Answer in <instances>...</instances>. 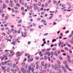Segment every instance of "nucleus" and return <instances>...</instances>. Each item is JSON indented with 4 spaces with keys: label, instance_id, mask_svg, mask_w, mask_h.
<instances>
[{
    "label": "nucleus",
    "instance_id": "10",
    "mask_svg": "<svg viewBox=\"0 0 73 73\" xmlns=\"http://www.w3.org/2000/svg\"><path fill=\"white\" fill-rule=\"evenodd\" d=\"M6 67L5 66H1V69L3 70H4Z\"/></svg>",
    "mask_w": 73,
    "mask_h": 73
},
{
    "label": "nucleus",
    "instance_id": "12",
    "mask_svg": "<svg viewBox=\"0 0 73 73\" xmlns=\"http://www.w3.org/2000/svg\"><path fill=\"white\" fill-rule=\"evenodd\" d=\"M31 66H33L34 68H35V63H31Z\"/></svg>",
    "mask_w": 73,
    "mask_h": 73
},
{
    "label": "nucleus",
    "instance_id": "17",
    "mask_svg": "<svg viewBox=\"0 0 73 73\" xmlns=\"http://www.w3.org/2000/svg\"><path fill=\"white\" fill-rule=\"evenodd\" d=\"M44 63L42 62H41V65L42 66H44Z\"/></svg>",
    "mask_w": 73,
    "mask_h": 73
},
{
    "label": "nucleus",
    "instance_id": "21",
    "mask_svg": "<svg viewBox=\"0 0 73 73\" xmlns=\"http://www.w3.org/2000/svg\"><path fill=\"white\" fill-rule=\"evenodd\" d=\"M21 65L22 66H25V62H23V63H22L21 64Z\"/></svg>",
    "mask_w": 73,
    "mask_h": 73
},
{
    "label": "nucleus",
    "instance_id": "51",
    "mask_svg": "<svg viewBox=\"0 0 73 73\" xmlns=\"http://www.w3.org/2000/svg\"><path fill=\"white\" fill-rule=\"evenodd\" d=\"M56 41V39H54L52 40V42H54V41Z\"/></svg>",
    "mask_w": 73,
    "mask_h": 73
},
{
    "label": "nucleus",
    "instance_id": "47",
    "mask_svg": "<svg viewBox=\"0 0 73 73\" xmlns=\"http://www.w3.org/2000/svg\"><path fill=\"white\" fill-rule=\"evenodd\" d=\"M10 67H12V66H13V64H12V63H10Z\"/></svg>",
    "mask_w": 73,
    "mask_h": 73
},
{
    "label": "nucleus",
    "instance_id": "35",
    "mask_svg": "<svg viewBox=\"0 0 73 73\" xmlns=\"http://www.w3.org/2000/svg\"><path fill=\"white\" fill-rule=\"evenodd\" d=\"M23 72V73H28V72H27V70H25Z\"/></svg>",
    "mask_w": 73,
    "mask_h": 73
},
{
    "label": "nucleus",
    "instance_id": "42",
    "mask_svg": "<svg viewBox=\"0 0 73 73\" xmlns=\"http://www.w3.org/2000/svg\"><path fill=\"white\" fill-rule=\"evenodd\" d=\"M44 13H45L44 12H42L41 13V15H44Z\"/></svg>",
    "mask_w": 73,
    "mask_h": 73
},
{
    "label": "nucleus",
    "instance_id": "63",
    "mask_svg": "<svg viewBox=\"0 0 73 73\" xmlns=\"http://www.w3.org/2000/svg\"><path fill=\"white\" fill-rule=\"evenodd\" d=\"M1 16L3 17H4V13Z\"/></svg>",
    "mask_w": 73,
    "mask_h": 73
},
{
    "label": "nucleus",
    "instance_id": "52",
    "mask_svg": "<svg viewBox=\"0 0 73 73\" xmlns=\"http://www.w3.org/2000/svg\"><path fill=\"white\" fill-rule=\"evenodd\" d=\"M10 64H11V63H10V62H8V63L7 64V66H10Z\"/></svg>",
    "mask_w": 73,
    "mask_h": 73
},
{
    "label": "nucleus",
    "instance_id": "13",
    "mask_svg": "<svg viewBox=\"0 0 73 73\" xmlns=\"http://www.w3.org/2000/svg\"><path fill=\"white\" fill-rule=\"evenodd\" d=\"M21 69L22 72H23L25 70L24 68V67H22L21 68Z\"/></svg>",
    "mask_w": 73,
    "mask_h": 73
},
{
    "label": "nucleus",
    "instance_id": "39",
    "mask_svg": "<svg viewBox=\"0 0 73 73\" xmlns=\"http://www.w3.org/2000/svg\"><path fill=\"white\" fill-rule=\"evenodd\" d=\"M38 6H41V3L39 2L38 3Z\"/></svg>",
    "mask_w": 73,
    "mask_h": 73
},
{
    "label": "nucleus",
    "instance_id": "58",
    "mask_svg": "<svg viewBox=\"0 0 73 73\" xmlns=\"http://www.w3.org/2000/svg\"><path fill=\"white\" fill-rule=\"evenodd\" d=\"M11 71H12V72H14V69H13L11 68Z\"/></svg>",
    "mask_w": 73,
    "mask_h": 73
},
{
    "label": "nucleus",
    "instance_id": "33",
    "mask_svg": "<svg viewBox=\"0 0 73 73\" xmlns=\"http://www.w3.org/2000/svg\"><path fill=\"white\" fill-rule=\"evenodd\" d=\"M35 64L36 65H38V62H36Z\"/></svg>",
    "mask_w": 73,
    "mask_h": 73
},
{
    "label": "nucleus",
    "instance_id": "40",
    "mask_svg": "<svg viewBox=\"0 0 73 73\" xmlns=\"http://www.w3.org/2000/svg\"><path fill=\"white\" fill-rule=\"evenodd\" d=\"M32 7H33V6H30L29 7L30 9H32Z\"/></svg>",
    "mask_w": 73,
    "mask_h": 73
},
{
    "label": "nucleus",
    "instance_id": "30",
    "mask_svg": "<svg viewBox=\"0 0 73 73\" xmlns=\"http://www.w3.org/2000/svg\"><path fill=\"white\" fill-rule=\"evenodd\" d=\"M39 67V65H36V69L37 70L38 69Z\"/></svg>",
    "mask_w": 73,
    "mask_h": 73
},
{
    "label": "nucleus",
    "instance_id": "31",
    "mask_svg": "<svg viewBox=\"0 0 73 73\" xmlns=\"http://www.w3.org/2000/svg\"><path fill=\"white\" fill-rule=\"evenodd\" d=\"M53 53H54L53 51H51L50 52V54L52 56H53Z\"/></svg>",
    "mask_w": 73,
    "mask_h": 73
},
{
    "label": "nucleus",
    "instance_id": "18",
    "mask_svg": "<svg viewBox=\"0 0 73 73\" xmlns=\"http://www.w3.org/2000/svg\"><path fill=\"white\" fill-rule=\"evenodd\" d=\"M18 64H19V62H17L16 64H13V68H15V66H16V65H17Z\"/></svg>",
    "mask_w": 73,
    "mask_h": 73
},
{
    "label": "nucleus",
    "instance_id": "23",
    "mask_svg": "<svg viewBox=\"0 0 73 73\" xmlns=\"http://www.w3.org/2000/svg\"><path fill=\"white\" fill-rule=\"evenodd\" d=\"M1 46L2 48H5V45L4 44H2Z\"/></svg>",
    "mask_w": 73,
    "mask_h": 73
},
{
    "label": "nucleus",
    "instance_id": "56",
    "mask_svg": "<svg viewBox=\"0 0 73 73\" xmlns=\"http://www.w3.org/2000/svg\"><path fill=\"white\" fill-rule=\"evenodd\" d=\"M22 21H21V20H20L19 21V22H18V23H21Z\"/></svg>",
    "mask_w": 73,
    "mask_h": 73
},
{
    "label": "nucleus",
    "instance_id": "25",
    "mask_svg": "<svg viewBox=\"0 0 73 73\" xmlns=\"http://www.w3.org/2000/svg\"><path fill=\"white\" fill-rule=\"evenodd\" d=\"M21 55H22V53H21L19 54H17V56H18V57H19L20 56H21Z\"/></svg>",
    "mask_w": 73,
    "mask_h": 73
},
{
    "label": "nucleus",
    "instance_id": "6",
    "mask_svg": "<svg viewBox=\"0 0 73 73\" xmlns=\"http://www.w3.org/2000/svg\"><path fill=\"white\" fill-rule=\"evenodd\" d=\"M57 62L58 63V65L59 66V68H61V66H60V65H61V62H60V61L59 60H57Z\"/></svg>",
    "mask_w": 73,
    "mask_h": 73
},
{
    "label": "nucleus",
    "instance_id": "19",
    "mask_svg": "<svg viewBox=\"0 0 73 73\" xmlns=\"http://www.w3.org/2000/svg\"><path fill=\"white\" fill-rule=\"evenodd\" d=\"M59 59L60 60H62V58L60 56L58 57Z\"/></svg>",
    "mask_w": 73,
    "mask_h": 73
},
{
    "label": "nucleus",
    "instance_id": "7",
    "mask_svg": "<svg viewBox=\"0 0 73 73\" xmlns=\"http://www.w3.org/2000/svg\"><path fill=\"white\" fill-rule=\"evenodd\" d=\"M17 41H18V39H13V41H12V42H13V43H16V42Z\"/></svg>",
    "mask_w": 73,
    "mask_h": 73
},
{
    "label": "nucleus",
    "instance_id": "38",
    "mask_svg": "<svg viewBox=\"0 0 73 73\" xmlns=\"http://www.w3.org/2000/svg\"><path fill=\"white\" fill-rule=\"evenodd\" d=\"M21 10L22 11H24V8L23 7H22L21 8Z\"/></svg>",
    "mask_w": 73,
    "mask_h": 73
},
{
    "label": "nucleus",
    "instance_id": "60",
    "mask_svg": "<svg viewBox=\"0 0 73 73\" xmlns=\"http://www.w3.org/2000/svg\"><path fill=\"white\" fill-rule=\"evenodd\" d=\"M1 64L2 65H4V63L3 62H1Z\"/></svg>",
    "mask_w": 73,
    "mask_h": 73
},
{
    "label": "nucleus",
    "instance_id": "45",
    "mask_svg": "<svg viewBox=\"0 0 73 73\" xmlns=\"http://www.w3.org/2000/svg\"><path fill=\"white\" fill-rule=\"evenodd\" d=\"M47 58L48 60H49V61H50V58H49V57H47Z\"/></svg>",
    "mask_w": 73,
    "mask_h": 73
},
{
    "label": "nucleus",
    "instance_id": "26",
    "mask_svg": "<svg viewBox=\"0 0 73 73\" xmlns=\"http://www.w3.org/2000/svg\"><path fill=\"white\" fill-rule=\"evenodd\" d=\"M14 2L15 3H17L18 2V0H14Z\"/></svg>",
    "mask_w": 73,
    "mask_h": 73
},
{
    "label": "nucleus",
    "instance_id": "50",
    "mask_svg": "<svg viewBox=\"0 0 73 73\" xmlns=\"http://www.w3.org/2000/svg\"><path fill=\"white\" fill-rule=\"evenodd\" d=\"M54 4H56L57 3V1H54Z\"/></svg>",
    "mask_w": 73,
    "mask_h": 73
},
{
    "label": "nucleus",
    "instance_id": "1",
    "mask_svg": "<svg viewBox=\"0 0 73 73\" xmlns=\"http://www.w3.org/2000/svg\"><path fill=\"white\" fill-rule=\"evenodd\" d=\"M28 68L29 69L28 70H27V72L28 73H29L30 72H31V70L32 71V72H34V71L35 70V69L34 68H33V67H31V66H28Z\"/></svg>",
    "mask_w": 73,
    "mask_h": 73
},
{
    "label": "nucleus",
    "instance_id": "49",
    "mask_svg": "<svg viewBox=\"0 0 73 73\" xmlns=\"http://www.w3.org/2000/svg\"><path fill=\"white\" fill-rule=\"evenodd\" d=\"M65 50H66L68 51V48L67 47H65L64 48Z\"/></svg>",
    "mask_w": 73,
    "mask_h": 73
},
{
    "label": "nucleus",
    "instance_id": "9",
    "mask_svg": "<svg viewBox=\"0 0 73 73\" xmlns=\"http://www.w3.org/2000/svg\"><path fill=\"white\" fill-rule=\"evenodd\" d=\"M67 58H68V62L70 63H71V61L70 60V56H67Z\"/></svg>",
    "mask_w": 73,
    "mask_h": 73
},
{
    "label": "nucleus",
    "instance_id": "44",
    "mask_svg": "<svg viewBox=\"0 0 73 73\" xmlns=\"http://www.w3.org/2000/svg\"><path fill=\"white\" fill-rule=\"evenodd\" d=\"M15 61H16V62H18L19 61V60H18V59L16 58L15 59Z\"/></svg>",
    "mask_w": 73,
    "mask_h": 73
},
{
    "label": "nucleus",
    "instance_id": "64",
    "mask_svg": "<svg viewBox=\"0 0 73 73\" xmlns=\"http://www.w3.org/2000/svg\"><path fill=\"white\" fill-rule=\"evenodd\" d=\"M1 30L2 31H3V30H4V28H1Z\"/></svg>",
    "mask_w": 73,
    "mask_h": 73
},
{
    "label": "nucleus",
    "instance_id": "32",
    "mask_svg": "<svg viewBox=\"0 0 73 73\" xmlns=\"http://www.w3.org/2000/svg\"><path fill=\"white\" fill-rule=\"evenodd\" d=\"M35 59H36V60H38V59H39V57L37 56L35 58Z\"/></svg>",
    "mask_w": 73,
    "mask_h": 73
},
{
    "label": "nucleus",
    "instance_id": "62",
    "mask_svg": "<svg viewBox=\"0 0 73 73\" xmlns=\"http://www.w3.org/2000/svg\"><path fill=\"white\" fill-rule=\"evenodd\" d=\"M42 52H45V50L44 49H43L42 50Z\"/></svg>",
    "mask_w": 73,
    "mask_h": 73
},
{
    "label": "nucleus",
    "instance_id": "43",
    "mask_svg": "<svg viewBox=\"0 0 73 73\" xmlns=\"http://www.w3.org/2000/svg\"><path fill=\"white\" fill-rule=\"evenodd\" d=\"M51 2V0H49L48 2H47V3L48 4H49V3Z\"/></svg>",
    "mask_w": 73,
    "mask_h": 73
},
{
    "label": "nucleus",
    "instance_id": "36",
    "mask_svg": "<svg viewBox=\"0 0 73 73\" xmlns=\"http://www.w3.org/2000/svg\"><path fill=\"white\" fill-rule=\"evenodd\" d=\"M61 44V42L60 41L58 43V46H60Z\"/></svg>",
    "mask_w": 73,
    "mask_h": 73
},
{
    "label": "nucleus",
    "instance_id": "27",
    "mask_svg": "<svg viewBox=\"0 0 73 73\" xmlns=\"http://www.w3.org/2000/svg\"><path fill=\"white\" fill-rule=\"evenodd\" d=\"M5 2L6 3H7V4H8L9 3V1L8 0H5Z\"/></svg>",
    "mask_w": 73,
    "mask_h": 73
},
{
    "label": "nucleus",
    "instance_id": "54",
    "mask_svg": "<svg viewBox=\"0 0 73 73\" xmlns=\"http://www.w3.org/2000/svg\"><path fill=\"white\" fill-rule=\"evenodd\" d=\"M21 36L22 37H26L25 35H23V34H22Z\"/></svg>",
    "mask_w": 73,
    "mask_h": 73
},
{
    "label": "nucleus",
    "instance_id": "15",
    "mask_svg": "<svg viewBox=\"0 0 73 73\" xmlns=\"http://www.w3.org/2000/svg\"><path fill=\"white\" fill-rule=\"evenodd\" d=\"M44 68L45 69H46V68H47V65L46 64V63L44 65Z\"/></svg>",
    "mask_w": 73,
    "mask_h": 73
},
{
    "label": "nucleus",
    "instance_id": "2",
    "mask_svg": "<svg viewBox=\"0 0 73 73\" xmlns=\"http://www.w3.org/2000/svg\"><path fill=\"white\" fill-rule=\"evenodd\" d=\"M51 66L52 69H54L55 70H59L58 68V67H57V66L56 65L54 66L53 65H52Z\"/></svg>",
    "mask_w": 73,
    "mask_h": 73
},
{
    "label": "nucleus",
    "instance_id": "55",
    "mask_svg": "<svg viewBox=\"0 0 73 73\" xmlns=\"http://www.w3.org/2000/svg\"><path fill=\"white\" fill-rule=\"evenodd\" d=\"M9 37L10 39H12V36L11 35H9Z\"/></svg>",
    "mask_w": 73,
    "mask_h": 73
},
{
    "label": "nucleus",
    "instance_id": "5",
    "mask_svg": "<svg viewBox=\"0 0 73 73\" xmlns=\"http://www.w3.org/2000/svg\"><path fill=\"white\" fill-rule=\"evenodd\" d=\"M3 9H5L7 8V5L5 3H4L3 4Z\"/></svg>",
    "mask_w": 73,
    "mask_h": 73
},
{
    "label": "nucleus",
    "instance_id": "14",
    "mask_svg": "<svg viewBox=\"0 0 73 73\" xmlns=\"http://www.w3.org/2000/svg\"><path fill=\"white\" fill-rule=\"evenodd\" d=\"M46 54L48 55V56H50V52L47 51L46 52Z\"/></svg>",
    "mask_w": 73,
    "mask_h": 73
},
{
    "label": "nucleus",
    "instance_id": "24",
    "mask_svg": "<svg viewBox=\"0 0 73 73\" xmlns=\"http://www.w3.org/2000/svg\"><path fill=\"white\" fill-rule=\"evenodd\" d=\"M16 6L18 7H20V4H19V3L16 4Z\"/></svg>",
    "mask_w": 73,
    "mask_h": 73
},
{
    "label": "nucleus",
    "instance_id": "37",
    "mask_svg": "<svg viewBox=\"0 0 73 73\" xmlns=\"http://www.w3.org/2000/svg\"><path fill=\"white\" fill-rule=\"evenodd\" d=\"M44 58L45 60H47V57H46V56H44Z\"/></svg>",
    "mask_w": 73,
    "mask_h": 73
},
{
    "label": "nucleus",
    "instance_id": "59",
    "mask_svg": "<svg viewBox=\"0 0 73 73\" xmlns=\"http://www.w3.org/2000/svg\"><path fill=\"white\" fill-rule=\"evenodd\" d=\"M37 20L38 21H40L41 20V18H38L37 19Z\"/></svg>",
    "mask_w": 73,
    "mask_h": 73
},
{
    "label": "nucleus",
    "instance_id": "61",
    "mask_svg": "<svg viewBox=\"0 0 73 73\" xmlns=\"http://www.w3.org/2000/svg\"><path fill=\"white\" fill-rule=\"evenodd\" d=\"M27 9H28V10L30 9V8H29V7L27 6Z\"/></svg>",
    "mask_w": 73,
    "mask_h": 73
},
{
    "label": "nucleus",
    "instance_id": "4",
    "mask_svg": "<svg viewBox=\"0 0 73 73\" xmlns=\"http://www.w3.org/2000/svg\"><path fill=\"white\" fill-rule=\"evenodd\" d=\"M39 70H40L41 71V72H39V73H44V71L42 70V68L41 66H39Z\"/></svg>",
    "mask_w": 73,
    "mask_h": 73
},
{
    "label": "nucleus",
    "instance_id": "48",
    "mask_svg": "<svg viewBox=\"0 0 73 73\" xmlns=\"http://www.w3.org/2000/svg\"><path fill=\"white\" fill-rule=\"evenodd\" d=\"M13 73H16V72H17V71H16V69H15L14 70V71H13Z\"/></svg>",
    "mask_w": 73,
    "mask_h": 73
},
{
    "label": "nucleus",
    "instance_id": "41",
    "mask_svg": "<svg viewBox=\"0 0 73 73\" xmlns=\"http://www.w3.org/2000/svg\"><path fill=\"white\" fill-rule=\"evenodd\" d=\"M52 17H53V16H50L49 18V20H51V19H52Z\"/></svg>",
    "mask_w": 73,
    "mask_h": 73
},
{
    "label": "nucleus",
    "instance_id": "46",
    "mask_svg": "<svg viewBox=\"0 0 73 73\" xmlns=\"http://www.w3.org/2000/svg\"><path fill=\"white\" fill-rule=\"evenodd\" d=\"M9 52H7L6 53V55H9Z\"/></svg>",
    "mask_w": 73,
    "mask_h": 73
},
{
    "label": "nucleus",
    "instance_id": "3",
    "mask_svg": "<svg viewBox=\"0 0 73 73\" xmlns=\"http://www.w3.org/2000/svg\"><path fill=\"white\" fill-rule=\"evenodd\" d=\"M33 6L34 7V9H35V10H37V9H39V8L38 7L37 4H33Z\"/></svg>",
    "mask_w": 73,
    "mask_h": 73
},
{
    "label": "nucleus",
    "instance_id": "16",
    "mask_svg": "<svg viewBox=\"0 0 73 73\" xmlns=\"http://www.w3.org/2000/svg\"><path fill=\"white\" fill-rule=\"evenodd\" d=\"M46 64L48 68H50V64L49 63Z\"/></svg>",
    "mask_w": 73,
    "mask_h": 73
},
{
    "label": "nucleus",
    "instance_id": "22",
    "mask_svg": "<svg viewBox=\"0 0 73 73\" xmlns=\"http://www.w3.org/2000/svg\"><path fill=\"white\" fill-rule=\"evenodd\" d=\"M66 45H67V46H68V47H71V45L70 44H69L67 43Z\"/></svg>",
    "mask_w": 73,
    "mask_h": 73
},
{
    "label": "nucleus",
    "instance_id": "34",
    "mask_svg": "<svg viewBox=\"0 0 73 73\" xmlns=\"http://www.w3.org/2000/svg\"><path fill=\"white\" fill-rule=\"evenodd\" d=\"M3 58H5V57H7V56L5 54H4L3 56Z\"/></svg>",
    "mask_w": 73,
    "mask_h": 73
},
{
    "label": "nucleus",
    "instance_id": "8",
    "mask_svg": "<svg viewBox=\"0 0 73 73\" xmlns=\"http://www.w3.org/2000/svg\"><path fill=\"white\" fill-rule=\"evenodd\" d=\"M9 7H14V3H9Z\"/></svg>",
    "mask_w": 73,
    "mask_h": 73
},
{
    "label": "nucleus",
    "instance_id": "29",
    "mask_svg": "<svg viewBox=\"0 0 73 73\" xmlns=\"http://www.w3.org/2000/svg\"><path fill=\"white\" fill-rule=\"evenodd\" d=\"M8 38L7 36H6L5 38V40H8Z\"/></svg>",
    "mask_w": 73,
    "mask_h": 73
},
{
    "label": "nucleus",
    "instance_id": "57",
    "mask_svg": "<svg viewBox=\"0 0 73 73\" xmlns=\"http://www.w3.org/2000/svg\"><path fill=\"white\" fill-rule=\"evenodd\" d=\"M5 19H8L9 18V17H8L7 16H5Z\"/></svg>",
    "mask_w": 73,
    "mask_h": 73
},
{
    "label": "nucleus",
    "instance_id": "20",
    "mask_svg": "<svg viewBox=\"0 0 73 73\" xmlns=\"http://www.w3.org/2000/svg\"><path fill=\"white\" fill-rule=\"evenodd\" d=\"M54 55L56 56H58V54H57V53L56 52H54Z\"/></svg>",
    "mask_w": 73,
    "mask_h": 73
},
{
    "label": "nucleus",
    "instance_id": "53",
    "mask_svg": "<svg viewBox=\"0 0 73 73\" xmlns=\"http://www.w3.org/2000/svg\"><path fill=\"white\" fill-rule=\"evenodd\" d=\"M50 50V48H48V49H46V50L47 51H49V50Z\"/></svg>",
    "mask_w": 73,
    "mask_h": 73
},
{
    "label": "nucleus",
    "instance_id": "28",
    "mask_svg": "<svg viewBox=\"0 0 73 73\" xmlns=\"http://www.w3.org/2000/svg\"><path fill=\"white\" fill-rule=\"evenodd\" d=\"M50 73H55V72L54 71H52V70H50Z\"/></svg>",
    "mask_w": 73,
    "mask_h": 73
},
{
    "label": "nucleus",
    "instance_id": "11",
    "mask_svg": "<svg viewBox=\"0 0 73 73\" xmlns=\"http://www.w3.org/2000/svg\"><path fill=\"white\" fill-rule=\"evenodd\" d=\"M43 21L44 22V25L45 26L47 24H46V21H45V20H42L41 21V22L42 23H43Z\"/></svg>",
    "mask_w": 73,
    "mask_h": 73
}]
</instances>
